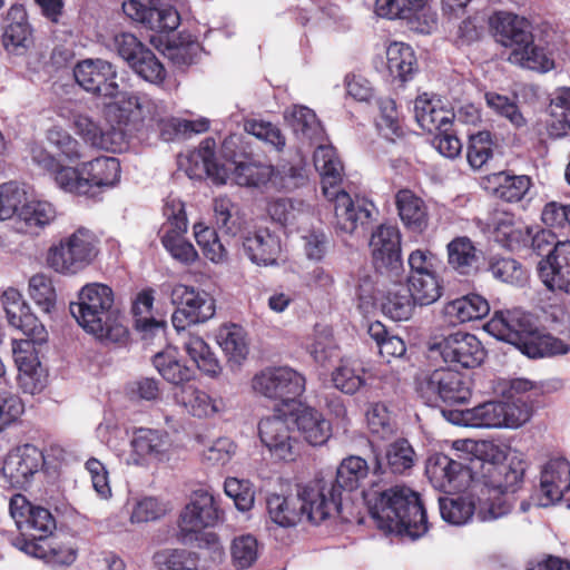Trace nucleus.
Wrapping results in <instances>:
<instances>
[{"instance_id": "f257e3e1", "label": "nucleus", "mask_w": 570, "mask_h": 570, "mask_svg": "<svg viewBox=\"0 0 570 570\" xmlns=\"http://www.w3.org/2000/svg\"><path fill=\"white\" fill-rule=\"evenodd\" d=\"M483 446L482 455L470 458L466 464L444 453L431 455L425 466L431 484L445 493L470 489L488 494V500L517 492L523 483L527 462L518 456L509 458L493 443Z\"/></svg>"}, {"instance_id": "f03ea898", "label": "nucleus", "mask_w": 570, "mask_h": 570, "mask_svg": "<svg viewBox=\"0 0 570 570\" xmlns=\"http://www.w3.org/2000/svg\"><path fill=\"white\" fill-rule=\"evenodd\" d=\"M69 309L78 325L102 345L124 347L130 341L126 317L116 305L110 286L86 284L78 293V301L70 303Z\"/></svg>"}, {"instance_id": "7ed1b4c3", "label": "nucleus", "mask_w": 570, "mask_h": 570, "mask_svg": "<svg viewBox=\"0 0 570 570\" xmlns=\"http://www.w3.org/2000/svg\"><path fill=\"white\" fill-rule=\"evenodd\" d=\"M371 517L379 529L416 539L429 530L428 515L417 492L405 485L364 493Z\"/></svg>"}, {"instance_id": "20e7f679", "label": "nucleus", "mask_w": 570, "mask_h": 570, "mask_svg": "<svg viewBox=\"0 0 570 570\" xmlns=\"http://www.w3.org/2000/svg\"><path fill=\"white\" fill-rule=\"evenodd\" d=\"M484 328L498 340L514 345L530 358L552 357L570 352L568 343L539 331L532 315L520 308L495 311Z\"/></svg>"}, {"instance_id": "39448f33", "label": "nucleus", "mask_w": 570, "mask_h": 570, "mask_svg": "<svg viewBox=\"0 0 570 570\" xmlns=\"http://www.w3.org/2000/svg\"><path fill=\"white\" fill-rule=\"evenodd\" d=\"M314 165L322 177L323 194L334 200L336 232L352 234L358 227H365L372 220L374 205L365 200H353L341 188L343 165L336 151L330 146H318L314 151Z\"/></svg>"}, {"instance_id": "423d86ee", "label": "nucleus", "mask_w": 570, "mask_h": 570, "mask_svg": "<svg viewBox=\"0 0 570 570\" xmlns=\"http://www.w3.org/2000/svg\"><path fill=\"white\" fill-rule=\"evenodd\" d=\"M266 508L272 522L283 528L294 527L304 518L318 524L332 512H340V495L322 482H311L297 495L269 494Z\"/></svg>"}, {"instance_id": "0eeeda50", "label": "nucleus", "mask_w": 570, "mask_h": 570, "mask_svg": "<svg viewBox=\"0 0 570 570\" xmlns=\"http://www.w3.org/2000/svg\"><path fill=\"white\" fill-rule=\"evenodd\" d=\"M120 163L116 157L99 156L63 168L59 175L61 190L89 199L98 197L105 188L115 186L120 178Z\"/></svg>"}, {"instance_id": "6e6552de", "label": "nucleus", "mask_w": 570, "mask_h": 570, "mask_svg": "<svg viewBox=\"0 0 570 570\" xmlns=\"http://www.w3.org/2000/svg\"><path fill=\"white\" fill-rule=\"evenodd\" d=\"M99 253V237L89 228L78 227L49 247L47 264L61 275H76L90 266Z\"/></svg>"}, {"instance_id": "1a4fd4ad", "label": "nucleus", "mask_w": 570, "mask_h": 570, "mask_svg": "<svg viewBox=\"0 0 570 570\" xmlns=\"http://www.w3.org/2000/svg\"><path fill=\"white\" fill-rule=\"evenodd\" d=\"M220 513L212 493L203 489L194 491L190 502L179 514L176 539L183 544L197 541L204 542L206 547L217 549V534L204 532V529L214 527L218 522Z\"/></svg>"}, {"instance_id": "9d476101", "label": "nucleus", "mask_w": 570, "mask_h": 570, "mask_svg": "<svg viewBox=\"0 0 570 570\" xmlns=\"http://www.w3.org/2000/svg\"><path fill=\"white\" fill-rule=\"evenodd\" d=\"M9 510L20 531L13 544L27 553L36 554V541L47 539L56 529L53 515L48 509L33 505L20 493L10 499Z\"/></svg>"}, {"instance_id": "9b49d317", "label": "nucleus", "mask_w": 570, "mask_h": 570, "mask_svg": "<svg viewBox=\"0 0 570 570\" xmlns=\"http://www.w3.org/2000/svg\"><path fill=\"white\" fill-rule=\"evenodd\" d=\"M420 397L428 405L463 404L471 397V389L465 376L451 368L440 367L417 383Z\"/></svg>"}, {"instance_id": "f8f14e48", "label": "nucleus", "mask_w": 570, "mask_h": 570, "mask_svg": "<svg viewBox=\"0 0 570 570\" xmlns=\"http://www.w3.org/2000/svg\"><path fill=\"white\" fill-rule=\"evenodd\" d=\"M167 220L161 224L158 236L173 259L184 266L194 265L198 258L195 246L186 238L188 222L181 203H167L164 207Z\"/></svg>"}, {"instance_id": "ddd939ff", "label": "nucleus", "mask_w": 570, "mask_h": 570, "mask_svg": "<svg viewBox=\"0 0 570 570\" xmlns=\"http://www.w3.org/2000/svg\"><path fill=\"white\" fill-rule=\"evenodd\" d=\"M304 375L288 366L268 367L253 377V389L262 395L281 400L283 403L295 401L305 391Z\"/></svg>"}, {"instance_id": "4468645a", "label": "nucleus", "mask_w": 570, "mask_h": 570, "mask_svg": "<svg viewBox=\"0 0 570 570\" xmlns=\"http://www.w3.org/2000/svg\"><path fill=\"white\" fill-rule=\"evenodd\" d=\"M293 420L285 413L263 417L258 423V436L272 456L294 461L299 441L291 428Z\"/></svg>"}, {"instance_id": "2eb2a0df", "label": "nucleus", "mask_w": 570, "mask_h": 570, "mask_svg": "<svg viewBox=\"0 0 570 570\" xmlns=\"http://www.w3.org/2000/svg\"><path fill=\"white\" fill-rule=\"evenodd\" d=\"M431 352H438L445 363L459 365L464 368H474L481 365L487 356L481 341L473 334L455 332L435 340L430 345Z\"/></svg>"}, {"instance_id": "dca6fc26", "label": "nucleus", "mask_w": 570, "mask_h": 570, "mask_svg": "<svg viewBox=\"0 0 570 570\" xmlns=\"http://www.w3.org/2000/svg\"><path fill=\"white\" fill-rule=\"evenodd\" d=\"M43 464L45 455L42 451L33 444L24 443L8 452L1 473L9 487L26 489Z\"/></svg>"}, {"instance_id": "f3484780", "label": "nucleus", "mask_w": 570, "mask_h": 570, "mask_svg": "<svg viewBox=\"0 0 570 570\" xmlns=\"http://www.w3.org/2000/svg\"><path fill=\"white\" fill-rule=\"evenodd\" d=\"M401 233L397 226L380 225L371 236L370 247L375 271L387 276H399L403 268Z\"/></svg>"}, {"instance_id": "a211bd4d", "label": "nucleus", "mask_w": 570, "mask_h": 570, "mask_svg": "<svg viewBox=\"0 0 570 570\" xmlns=\"http://www.w3.org/2000/svg\"><path fill=\"white\" fill-rule=\"evenodd\" d=\"M472 425L515 429L529 421V407L507 401H489L468 412Z\"/></svg>"}, {"instance_id": "6ab92c4d", "label": "nucleus", "mask_w": 570, "mask_h": 570, "mask_svg": "<svg viewBox=\"0 0 570 570\" xmlns=\"http://www.w3.org/2000/svg\"><path fill=\"white\" fill-rule=\"evenodd\" d=\"M75 79L86 91L106 98H116L119 86L115 67L102 59H87L77 63Z\"/></svg>"}, {"instance_id": "aec40b11", "label": "nucleus", "mask_w": 570, "mask_h": 570, "mask_svg": "<svg viewBox=\"0 0 570 570\" xmlns=\"http://www.w3.org/2000/svg\"><path fill=\"white\" fill-rule=\"evenodd\" d=\"M2 304L9 324L27 336V340H22L23 342L42 344L48 341V332L45 325L31 312L19 291L14 288L4 291Z\"/></svg>"}, {"instance_id": "412c9836", "label": "nucleus", "mask_w": 570, "mask_h": 570, "mask_svg": "<svg viewBox=\"0 0 570 570\" xmlns=\"http://www.w3.org/2000/svg\"><path fill=\"white\" fill-rule=\"evenodd\" d=\"M121 8L128 19L157 33L174 31L180 22L179 13L173 7L157 8L140 0H126Z\"/></svg>"}, {"instance_id": "4be33fe9", "label": "nucleus", "mask_w": 570, "mask_h": 570, "mask_svg": "<svg viewBox=\"0 0 570 570\" xmlns=\"http://www.w3.org/2000/svg\"><path fill=\"white\" fill-rule=\"evenodd\" d=\"M538 274L551 292L570 295V242L559 243L554 250L538 264Z\"/></svg>"}, {"instance_id": "5701e85b", "label": "nucleus", "mask_w": 570, "mask_h": 570, "mask_svg": "<svg viewBox=\"0 0 570 570\" xmlns=\"http://www.w3.org/2000/svg\"><path fill=\"white\" fill-rule=\"evenodd\" d=\"M415 463V451L406 439H397L386 445L383 453L374 450L372 472L374 475H404Z\"/></svg>"}, {"instance_id": "b1692460", "label": "nucleus", "mask_w": 570, "mask_h": 570, "mask_svg": "<svg viewBox=\"0 0 570 570\" xmlns=\"http://www.w3.org/2000/svg\"><path fill=\"white\" fill-rule=\"evenodd\" d=\"M397 216L404 228L414 234H423L430 223L425 200L410 188H401L394 195Z\"/></svg>"}, {"instance_id": "393cba45", "label": "nucleus", "mask_w": 570, "mask_h": 570, "mask_svg": "<svg viewBox=\"0 0 570 570\" xmlns=\"http://www.w3.org/2000/svg\"><path fill=\"white\" fill-rule=\"evenodd\" d=\"M490 27L497 41L512 50L529 41L532 35L528 19L505 11L495 12L490 18Z\"/></svg>"}, {"instance_id": "a878e982", "label": "nucleus", "mask_w": 570, "mask_h": 570, "mask_svg": "<svg viewBox=\"0 0 570 570\" xmlns=\"http://www.w3.org/2000/svg\"><path fill=\"white\" fill-rule=\"evenodd\" d=\"M492 225L494 240L500 246L511 252L527 248L531 226L525 225L513 213L497 210Z\"/></svg>"}, {"instance_id": "bb28decb", "label": "nucleus", "mask_w": 570, "mask_h": 570, "mask_svg": "<svg viewBox=\"0 0 570 570\" xmlns=\"http://www.w3.org/2000/svg\"><path fill=\"white\" fill-rule=\"evenodd\" d=\"M173 304L181 307L194 323H204L215 315V301L207 293L194 287L177 284L170 293Z\"/></svg>"}, {"instance_id": "cd10ccee", "label": "nucleus", "mask_w": 570, "mask_h": 570, "mask_svg": "<svg viewBox=\"0 0 570 570\" xmlns=\"http://www.w3.org/2000/svg\"><path fill=\"white\" fill-rule=\"evenodd\" d=\"M7 21L8 23L2 35L3 47L11 55L22 56L33 42L32 31L24 9L21 6L11 7Z\"/></svg>"}, {"instance_id": "c85d7f7f", "label": "nucleus", "mask_w": 570, "mask_h": 570, "mask_svg": "<svg viewBox=\"0 0 570 570\" xmlns=\"http://www.w3.org/2000/svg\"><path fill=\"white\" fill-rule=\"evenodd\" d=\"M482 250L468 236H456L446 245L449 267L460 276H473L479 272Z\"/></svg>"}, {"instance_id": "c756f323", "label": "nucleus", "mask_w": 570, "mask_h": 570, "mask_svg": "<svg viewBox=\"0 0 570 570\" xmlns=\"http://www.w3.org/2000/svg\"><path fill=\"white\" fill-rule=\"evenodd\" d=\"M243 246L249 259L262 266L276 264L282 252L279 236L268 228H258L249 233L244 238Z\"/></svg>"}, {"instance_id": "7c9ffc66", "label": "nucleus", "mask_w": 570, "mask_h": 570, "mask_svg": "<svg viewBox=\"0 0 570 570\" xmlns=\"http://www.w3.org/2000/svg\"><path fill=\"white\" fill-rule=\"evenodd\" d=\"M489 312V302L475 293H470L448 302L442 311L444 321L452 326L481 320Z\"/></svg>"}, {"instance_id": "2f4dec72", "label": "nucleus", "mask_w": 570, "mask_h": 570, "mask_svg": "<svg viewBox=\"0 0 570 570\" xmlns=\"http://www.w3.org/2000/svg\"><path fill=\"white\" fill-rule=\"evenodd\" d=\"M495 198L514 204L524 199L532 187V179L528 175H515L511 170H502L487 177Z\"/></svg>"}, {"instance_id": "473e14b6", "label": "nucleus", "mask_w": 570, "mask_h": 570, "mask_svg": "<svg viewBox=\"0 0 570 570\" xmlns=\"http://www.w3.org/2000/svg\"><path fill=\"white\" fill-rule=\"evenodd\" d=\"M216 141L212 137L205 138L198 146L197 149L190 153L188 160L194 163L196 168L195 176H202L203 174L212 179L215 185H224L229 175L228 168L225 165L219 164L216 159Z\"/></svg>"}, {"instance_id": "72a5a7b5", "label": "nucleus", "mask_w": 570, "mask_h": 570, "mask_svg": "<svg viewBox=\"0 0 570 570\" xmlns=\"http://www.w3.org/2000/svg\"><path fill=\"white\" fill-rule=\"evenodd\" d=\"M153 364L165 381L179 389L195 377L194 368L188 366L179 351L171 346L156 353Z\"/></svg>"}, {"instance_id": "f704fd0d", "label": "nucleus", "mask_w": 570, "mask_h": 570, "mask_svg": "<svg viewBox=\"0 0 570 570\" xmlns=\"http://www.w3.org/2000/svg\"><path fill=\"white\" fill-rule=\"evenodd\" d=\"M370 465L361 456L351 455L344 459L337 468L334 482H325L324 480H315L322 482L327 489H334L340 495V508L342 507V491H354L358 489L362 482L367 478Z\"/></svg>"}, {"instance_id": "c9c22d12", "label": "nucleus", "mask_w": 570, "mask_h": 570, "mask_svg": "<svg viewBox=\"0 0 570 570\" xmlns=\"http://www.w3.org/2000/svg\"><path fill=\"white\" fill-rule=\"evenodd\" d=\"M541 491L547 503L562 499L570 490V463L563 458L550 460L543 468L540 479Z\"/></svg>"}, {"instance_id": "e433bc0d", "label": "nucleus", "mask_w": 570, "mask_h": 570, "mask_svg": "<svg viewBox=\"0 0 570 570\" xmlns=\"http://www.w3.org/2000/svg\"><path fill=\"white\" fill-rule=\"evenodd\" d=\"M441 101L428 98L424 94L414 101L415 119L423 130L429 132L439 131L453 126L455 114L442 107Z\"/></svg>"}, {"instance_id": "4c0bfd02", "label": "nucleus", "mask_w": 570, "mask_h": 570, "mask_svg": "<svg viewBox=\"0 0 570 570\" xmlns=\"http://www.w3.org/2000/svg\"><path fill=\"white\" fill-rule=\"evenodd\" d=\"M294 422L304 439L311 445H323L332 435V424L314 407L298 409Z\"/></svg>"}, {"instance_id": "58836bf2", "label": "nucleus", "mask_w": 570, "mask_h": 570, "mask_svg": "<svg viewBox=\"0 0 570 570\" xmlns=\"http://www.w3.org/2000/svg\"><path fill=\"white\" fill-rule=\"evenodd\" d=\"M415 305L410 289L402 284H394L380 298L381 312L394 322L410 320L414 313Z\"/></svg>"}, {"instance_id": "ea45409f", "label": "nucleus", "mask_w": 570, "mask_h": 570, "mask_svg": "<svg viewBox=\"0 0 570 570\" xmlns=\"http://www.w3.org/2000/svg\"><path fill=\"white\" fill-rule=\"evenodd\" d=\"M135 462L145 460L146 458H158L163 455L169 445L168 433L160 430L139 428L134 431L130 441Z\"/></svg>"}, {"instance_id": "a19ab883", "label": "nucleus", "mask_w": 570, "mask_h": 570, "mask_svg": "<svg viewBox=\"0 0 570 570\" xmlns=\"http://www.w3.org/2000/svg\"><path fill=\"white\" fill-rule=\"evenodd\" d=\"M509 61L538 72H548L554 68V60L544 46L534 42L533 35L518 49H513Z\"/></svg>"}, {"instance_id": "79ce46f5", "label": "nucleus", "mask_w": 570, "mask_h": 570, "mask_svg": "<svg viewBox=\"0 0 570 570\" xmlns=\"http://www.w3.org/2000/svg\"><path fill=\"white\" fill-rule=\"evenodd\" d=\"M550 118L547 132L550 138L558 139L570 134V88H558L550 102Z\"/></svg>"}, {"instance_id": "37998d69", "label": "nucleus", "mask_w": 570, "mask_h": 570, "mask_svg": "<svg viewBox=\"0 0 570 570\" xmlns=\"http://www.w3.org/2000/svg\"><path fill=\"white\" fill-rule=\"evenodd\" d=\"M386 66L390 75L401 82L411 80L417 70V61L411 46L393 42L386 49Z\"/></svg>"}, {"instance_id": "c03bdc74", "label": "nucleus", "mask_w": 570, "mask_h": 570, "mask_svg": "<svg viewBox=\"0 0 570 570\" xmlns=\"http://www.w3.org/2000/svg\"><path fill=\"white\" fill-rule=\"evenodd\" d=\"M379 115L375 127L380 136L391 142L405 137V126L392 98H381L377 101Z\"/></svg>"}, {"instance_id": "a18cd8bd", "label": "nucleus", "mask_w": 570, "mask_h": 570, "mask_svg": "<svg viewBox=\"0 0 570 570\" xmlns=\"http://www.w3.org/2000/svg\"><path fill=\"white\" fill-rule=\"evenodd\" d=\"M46 140L60 163L77 164L83 157L82 144L61 126L47 129Z\"/></svg>"}, {"instance_id": "49530a36", "label": "nucleus", "mask_w": 570, "mask_h": 570, "mask_svg": "<svg viewBox=\"0 0 570 570\" xmlns=\"http://www.w3.org/2000/svg\"><path fill=\"white\" fill-rule=\"evenodd\" d=\"M154 304V291L144 289L136 296L132 303V314L135 317L136 328L142 333L144 338L147 335L155 336L159 333L164 334L167 327V323L163 320H156L155 317L146 316L149 314Z\"/></svg>"}, {"instance_id": "de8ad7c7", "label": "nucleus", "mask_w": 570, "mask_h": 570, "mask_svg": "<svg viewBox=\"0 0 570 570\" xmlns=\"http://www.w3.org/2000/svg\"><path fill=\"white\" fill-rule=\"evenodd\" d=\"M174 397L178 404L197 417L209 416L219 411L217 400L193 385L181 386L174 393Z\"/></svg>"}, {"instance_id": "09e8293b", "label": "nucleus", "mask_w": 570, "mask_h": 570, "mask_svg": "<svg viewBox=\"0 0 570 570\" xmlns=\"http://www.w3.org/2000/svg\"><path fill=\"white\" fill-rule=\"evenodd\" d=\"M217 342L228 361L235 364H240L249 353L247 335L240 325H223L218 331Z\"/></svg>"}, {"instance_id": "8fccbe9b", "label": "nucleus", "mask_w": 570, "mask_h": 570, "mask_svg": "<svg viewBox=\"0 0 570 570\" xmlns=\"http://www.w3.org/2000/svg\"><path fill=\"white\" fill-rule=\"evenodd\" d=\"M487 271L502 283L522 285L528 278L525 267L515 258L494 254L489 256Z\"/></svg>"}, {"instance_id": "3c124183", "label": "nucleus", "mask_w": 570, "mask_h": 570, "mask_svg": "<svg viewBox=\"0 0 570 570\" xmlns=\"http://www.w3.org/2000/svg\"><path fill=\"white\" fill-rule=\"evenodd\" d=\"M184 348L197 368L205 375L217 377L222 373L218 360L203 337L189 335L184 342Z\"/></svg>"}, {"instance_id": "603ef678", "label": "nucleus", "mask_w": 570, "mask_h": 570, "mask_svg": "<svg viewBox=\"0 0 570 570\" xmlns=\"http://www.w3.org/2000/svg\"><path fill=\"white\" fill-rule=\"evenodd\" d=\"M288 122L294 134L301 138L316 142L323 138V127L316 114L308 107L294 106Z\"/></svg>"}, {"instance_id": "864d4df0", "label": "nucleus", "mask_w": 570, "mask_h": 570, "mask_svg": "<svg viewBox=\"0 0 570 570\" xmlns=\"http://www.w3.org/2000/svg\"><path fill=\"white\" fill-rule=\"evenodd\" d=\"M55 218L56 210L47 202H23L19 210V219L24 224V232L30 234H38L39 229L50 225Z\"/></svg>"}, {"instance_id": "5fc2aeb1", "label": "nucleus", "mask_w": 570, "mask_h": 570, "mask_svg": "<svg viewBox=\"0 0 570 570\" xmlns=\"http://www.w3.org/2000/svg\"><path fill=\"white\" fill-rule=\"evenodd\" d=\"M273 176L274 167L272 165L247 159L237 164L233 169L234 180L242 187L265 186Z\"/></svg>"}, {"instance_id": "6e6d98bb", "label": "nucleus", "mask_w": 570, "mask_h": 570, "mask_svg": "<svg viewBox=\"0 0 570 570\" xmlns=\"http://www.w3.org/2000/svg\"><path fill=\"white\" fill-rule=\"evenodd\" d=\"M72 124L76 132L90 146L116 151V148L112 147L111 139V135H116L115 131H105L99 124L82 114L75 115Z\"/></svg>"}, {"instance_id": "4d7b16f0", "label": "nucleus", "mask_w": 570, "mask_h": 570, "mask_svg": "<svg viewBox=\"0 0 570 570\" xmlns=\"http://www.w3.org/2000/svg\"><path fill=\"white\" fill-rule=\"evenodd\" d=\"M194 236L207 259L215 264L227 261L228 252L214 227H209L204 223H196L194 225Z\"/></svg>"}, {"instance_id": "13d9d810", "label": "nucleus", "mask_w": 570, "mask_h": 570, "mask_svg": "<svg viewBox=\"0 0 570 570\" xmlns=\"http://www.w3.org/2000/svg\"><path fill=\"white\" fill-rule=\"evenodd\" d=\"M214 218L217 227L235 236L242 228L239 207L228 196H217L213 202Z\"/></svg>"}, {"instance_id": "bf43d9fd", "label": "nucleus", "mask_w": 570, "mask_h": 570, "mask_svg": "<svg viewBox=\"0 0 570 570\" xmlns=\"http://www.w3.org/2000/svg\"><path fill=\"white\" fill-rule=\"evenodd\" d=\"M367 332L375 341L380 355L386 362H390L392 357H401L405 354L404 341L396 335H391L381 322L371 323Z\"/></svg>"}, {"instance_id": "052dcab7", "label": "nucleus", "mask_w": 570, "mask_h": 570, "mask_svg": "<svg viewBox=\"0 0 570 570\" xmlns=\"http://www.w3.org/2000/svg\"><path fill=\"white\" fill-rule=\"evenodd\" d=\"M407 282L406 288L410 289L415 304L430 305L442 295L443 287L436 274L409 276Z\"/></svg>"}, {"instance_id": "680f3d73", "label": "nucleus", "mask_w": 570, "mask_h": 570, "mask_svg": "<svg viewBox=\"0 0 570 570\" xmlns=\"http://www.w3.org/2000/svg\"><path fill=\"white\" fill-rule=\"evenodd\" d=\"M153 560L161 570H196L199 556L186 549H163L154 554Z\"/></svg>"}, {"instance_id": "e2e57ef3", "label": "nucleus", "mask_w": 570, "mask_h": 570, "mask_svg": "<svg viewBox=\"0 0 570 570\" xmlns=\"http://www.w3.org/2000/svg\"><path fill=\"white\" fill-rule=\"evenodd\" d=\"M495 141L489 130L478 131L469 136L466 159L473 169L482 168L492 157Z\"/></svg>"}, {"instance_id": "0e129e2a", "label": "nucleus", "mask_w": 570, "mask_h": 570, "mask_svg": "<svg viewBox=\"0 0 570 570\" xmlns=\"http://www.w3.org/2000/svg\"><path fill=\"white\" fill-rule=\"evenodd\" d=\"M365 368L361 364L344 363L332 373L334 386L345 394H354L365 385Z\"/></svg>"}, {"instance_id": "69168bd1", "label": "nucleus", "mask_w": 570, "mask_h": 570, "mask_svg": "<svg viewBox=\"0 0 570 570\" xmlns=\"http://www.w3.org/2000/svg\"><path fill=\"white\" fill-rule=\"evenodd\" d=\"M129 67L142 79L151 83H161L166 78V69L155 52L146 47Z\"/></svg>"}, {"instance_id": "338daca9", "label": "nucleus", "mask_w": 570, "mask_h": 570, "mask_svg": "<svg viewBox=\"0 0 570 570\" xmlns=\"http://www.w3.org/2000/svg\"><path fill=\"white\" fill-rule=\"evenodd\" d=\"M542 394V387L527 379H513L504 391L507 403L524 404L529 407V419L532 415L534 402Z\"/></svg>"}, {"instance_id": "774afa93", "label": "nucleus", "mask_w": 570, "mask_h": 570, "mask_svg": "<svg viewBox=\"0 0 570 570\" xmlns=\"http://www.w3.org/2000/svg\"><path fill=\"white\" fill-rule=\"evenodd\" d=\"M439 507L442 519L456 525L466 523L475 510L474 503L463 497L440 498Z\"/></svg>"}]
</instances>
